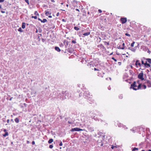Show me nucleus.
<instances>
[{"mask_svg": "<svg viewBox=\"0 0 151 151\" xmlns=\"http://www.w3.org/2000/svg\"><path fill=\"white\" fill-rule=\"evenodd\" d=\"M141 60L142 64L144 65L145 67L147 68L150 67V64L151 63V59L143 58Z\"/></svg>", "mask_w": 151, "mask_h": 151, "instance_id": "nucleus-1", "label": "nucleus"}, {"mask_svg": "<svg viewBox=\"0 0 151 151\" xmlns=\"http://www.w3.org/2000/svg\"><path fill=\"white\" fill-rule=\"evenodd\" d=\"M141 84L139 83V81H137V82L134 81L131 85V88H132L134 90H137L141 89Z\"/></svg>", "mask_w": 151, "mask_h": 151, "instance_id": "nucleus-2", "label": "nucleus"}, {"mask_svg": "<svg viewBox=\"0 0 151 151\" xmlns=\"http://www.w3.org/2000/svg\"><path fill=\"white\" fill-rule=\"evenodd\" d=\"M103 140V138L100 137L97 140L98 144L101 146H103L104 145V143L102 142Z\"/></svg>", "mask_w": 151, "mask_h": 151, "instance_id": "nucleus-3", "label": "nucleus"}, {"mask_svg": "<svg viewBox=\"0 0 151 151\" xmlns=\"http://www.w3.org/2000/svg\"><path fill=\"white\" fill-rule=\"evenodd\" d=\"M84 129H81L78 127H76L74 128H72L70 130L71 132H74V131H84Z\"/></svg>", "mask_w": 151, "mask_h": 151, "instance_id": "nucleus-4", "label": "nucleus"}, {"mask_svg": "<svg viewBox=\"0 0 151 151\" xmlns=\"http://www.w3.org/2000/svg\"><path fill=\"white\" fill-rule=\"evenodd\" d=\"M143 77V73L142 72L140 73L138 75V78L142 81L144 79Z\"/></svg>", "mask_w": 151, "mask_h": 151, "instance_id": "nucleus-5", "label": "nucleus"}, {"mask_svg": "<svg viewBox=\"0 0 151 151\" xmlns=\"http://www.w3.org/2000/svg\"><path fill=\"white\" fill-rule=\"evenodd\" d=\"M120 21L122 24L125 23L127 22V18H121L120 19Z\"/></svg>", "mask_w": 151, "mask_h": 151, "instance_id": "nucleus-6", "label": "nucleus"}, {"mask_svg": "<svg viewBox=\"0 0 151 151\" xmlns=\"http://www.w3.org/2000/svg\"><path fill=\"white\" fill-rule=\"evenodd\" d=\"M145 83L147 85L148 87H151V83L150 81L149 80H146L145 82Z\"/></svg>", "mask_w": 151, "mask_h": 151, "instance_id": "nucleus-7", "label": "nucleus"}, {"mask_svg": "<svg viewBox=\"0 0 151 151\" xmlns=\"http://www.w3.org/2000/svg\"><path fill=\"white\" fill-rule=\"evenodd\" d=\"M139 62V61L138 60H137L136 61L135 65L136 66V67L137 68L138 67V66H137L138 65V66L139 67H140L141 66V64Z\"/></svg>", "mask_w": 151, "mask_h": 151, "instance_id": "nucleus-8", "label": "nucleus"}, {"mask_svg": "<svg viewBox=\"0 0 151 151\" xmlns=\"http://www.w3.org/2000/svg\"><path fill=\"white\" fill-rule=\"evenodd\" d=\"M98 47L103 50L105 49V47L103 45L101 44L98 45Z\"/></svg>", "mask_w": 151, "mask_h": 151, "instance_id": "nucleus-9", "label": "nucleus"}, {"mask_svg": "<svg viewBox=\"0 0 151 151\" xmlns=\"http://www.w3.org/2000/svg\"><path fill=\"white\" fill-rule=\"evenodd\" d=\"M45 14L47 16H48L49 15H50L51 14V12L50 11H49L48 10L45 11Z\"/></svg>", "mask_w": 151, "mask_h": 151, "instance_id": "nucleus-10", "label": "nucleus"}, {"mask_svg": "<svg viewBox=\"0 0 151 151\" xmlns=\"http://www.w3.org/2000/svg\"><path fill=\"white\" fill-rule=\"evenodd\" d=\"M55 49L58 52H60V49L58 47H55Z\"/></svg>", "mask_w": 151, "mask_h": 151, "instance_id": "nucleus-11", "label": "nucleus"}, {"mask_svg": "<svg viewBox=\"0 0 151 151\" xmlns=\"http://www.w3.org/2000/svg\"><path fill=\"white\" fill-rule=\"evenodd\" d=\"M26 23L25 22H23L22 23V27L23 29H24L25 27Z\"/></svg>", "mask_w": 151, "mask_h": 151, "instance_id": "nucleus-12", "label": "nucleus"}, {"mask_svg": "<svg viewBox=\"0 0 151 151\" xmlns=\"http://www.w3.org/2000/svg\"><path fill=\"white\" fill-rule=\"evenodd\" d=\"M90 32H87L83 34V35L84 36H86L89 35L90 34Z\"/></svg>", "mask_w": 151, "mask_h": 151, "instance_id": "nucleus-13", "label": "nucleus"}, {"mask_svg": "<svg viewBox=\"0 0 151 151\" xmlns=\"http://www.w3.org/2000/svg\"><path fill=\"white\" fill-rule=\"evenodd\" d=\"M53 140L52 139H50L49 141H48V143L49 144H50L52 142H53Z\"/></svg>", "mask_w": 151, "mask_h": 151, "instance_id": "nucleus-14", "label": "nucleus"}, {"mask_svg": "<svg viewBox=\"0 0 151 151\" xmlns=\"http://www.w3.org/2000/svg\"><path fill=\"white\" fill-rule=\"evenodd\" d=\"M14 121L15 122L17 123H18L19 122V120L17 118H16L14 119Z\"/></svg>", "mask_w": 151, "mask_h": 151, "instance_id": "nucleus-15", "label": "nucleus"}, {"mask_svg": "<svg viewBox=\"0 0 151 151\" xmlns=\"http://www.w3.org/2000/svg\"><path fill=\"white\" fill-rule=\"evenodd\" d=\"M142 88V89H145L146 88V86L145 85H143L142 86L141 85V88Z\"/></svg>", "mask_w": 151, "mask_h": 151, "instance_id": "nucleus-16", "label": "nucleus"}, {"mask_svg": "<svg viewBox=\"0 0 151 151\" xmlns=\"http://www.w3.org/2000/svg\"><path fill=\"white\" fill-rule=\"evenodd\" d=\"M8 132H6L5 134H4L3 135V136H4V137H6V136H7L8 135Z\"/></svg>", "mask_w": 151, "mask_h": 151, "instance_id": "nucleus-17", "label": "nucleus"}, {"mask_svg": "<svg viewBox=\"0 0 151 151\" xmlns=\"http://www.w3.org/2000/svg\"><path fill=\"white\" fill-rule=\"evenodd\" d=\"M138 148H136V147H134L132 149V151H138Z\"/></svg>", "mask_w": 151, "mask_h": 151, "instance_id": "nucleus-18", "label": "nucleus"}, {"mask_svg": "<svg viewBox=\"0 0 151 151\" xmlns=\"http://www.w3.org/2000/svg\"><path fill=\"white\" fill-rule=\"evenodd\" d=\"M47 21V20L46 19H44L42 20V22L44 23L46 22Z\"/></svg>", "mask_w": 151, "mask_h": 151, "instance_id": "nucleus-19", "label": "nucleus"}, {"mask_svg": "<svg viewBox=\"0 0 151 151\" xmlns=\"http://www.w3.org/2000/svg\"><path fill=\"white\" fill-rule=\"evenodd\" d=\"M18 31H19V32H23V31L22 29V28L21 27H20L19 28V29H18Z\"/></svg>", "mask_w": 151, "mask_h": 151, "instance_id": "nucleus-20", "label": "nucleus"}, {"mask_svg": "<svg viewBox=\"0 0 151 151\" xmlns=\"http://www.w3.org/2000/svg\"><path fill=\"white\" fill-rule=\"evenodd\" d=\"M74 29L75 30H77V31L79 30V28L78 27H76V26L75 27H74Z\"/></svg>", "mask_w": 151, "mask_h": 151, "instance_id": "nucleus-21", "label": "nucleus"}, {"mask_svg": "<svg viewBox=\"0 0 151 151\" xmlns=\"http://www.w3.org/2000/svg\"><path fill=\"white\" fill-rule=\"evenodd\" d=\"M135 42H133L131 44V46L132 47H133L134 46V45L135 43Z\"/></svg>", "mask_w": 151, "mask_h": 151, "instance_id": "nucleus-22", "label": "nucleus"}, {"mask_svg": "<svg viewBox=\"0 0 151 151\" xmlns=\"http://www.w3.org/2000/svg\"><path fill=\"white\" fill-rule=\"evenodd\" d=\"M117 48L118 49H122V50L124 49V48L123 47H121L120 46H119V47H118Z\"/></svg>", "mask_w": 151, "mask_h": 151, "instance_id": "nucleus-23", "label": "nucleus"}, {"mask_svg": "<svg viewBox=\"0 0 151 151\" xmlns=\"http://www.w3.org/2000/svg\"><path fill=\"white\" fill-rule=\"evenodd\" d=\"M31 17L32 18H34L35 19H37V17L36 16H32Z\"/></svg>", "mask_w": 151, "mask_h": 151, "instance_id": "nucleus-24", "label": "nucleus"}, {"mask_svg": "<svg viewBox=\"0 0 151 151\" xmlns=\"http://www.w3.org/2000/svg\"><path fill=\"white\" fill-rule=\"evenodd\" d=\"M34 14L36 15H39V14L38 13L37 11H36L35 12Z\"/></svg>", "mask_w": 151, "mask_h": 151, "instance_id": "nucleus-25", "label": "nucleus"}, {"mask_svg": "<svg viewBox=\"0 0 151 151\" xmlns=\"http://www.w3.org/2000/svg\"><path fill=\"white\" fill-rule=\"evenodd\" d=\"M111 59L114 60L115 62L117 61V60L116 59H115L114 57H112L111 58Z\"/></svg>", "mask_w": 151, "mask_h": 151, "instance_id": "nucleus-26", "label": "nucleus"}, {"mask_svg": "<svg viewBox=\"0 0 151 151\" xmlns=\"http://www.w3.org/2000/svg\"><path fill=\"white\" fill-rule=\"evenodd\" d=\"M129 49H130L129 48ZM130 50H132V51H133V52H135V50L134 49V48H132V49H130Z\"/></svg>", "mask_w": 151, "mask_h": 151, "instance_id": "nucleus-27", "label": "nucleus"}, {"mask_svg": "<svg viewBox=\"0 0 151 151\" xmlns=\"http://www.w3.org/2000/svg\"><path fill=\"white\" fill-rule=\"evenodd\" d=\"M125 35L126 36H129V37H130V34L127 33H125Z\"/></svg>", "mask_w": 151, "mask_h": 151, "instance_id": "nucleus-28", "label": "nucleus"}, {"mask_svg": "<svg viewBox=\"0 0 151 151\" xmlns=\"http://www.w3.org/2000/svg\"><path fill=\"white\" fill-rule=\"evenodd\" d=\"M53 147V145H50L49 146V148L52 149Z\"/></svg>", "mask_w": 151, "mask_h": 151, "instance_id": "nucleus-29", "label": "nucleus"}, {"mask_svg": "<svg viewBox=\"0 0 151 151\" xmlns=\"http://www.w3.org/2000/svg\"><path fill=\"white\" fill-rule=\"evenodd\" d=\"M72 42L73 43H74V44H75L76 43V41L75 40H73L72 41Z\"/></svg>", "mask_w": 151, "mask_h": 151, "instance_id": "nucleus-30", "label": "nucleus"}, {"mask_svg": "<svg viewBox=\"0 0 151 151\" xmlns=\"http://www.w3.org/2000/svg\"><path fill=\"white\" fill-rule=\"evenodd\" d=\"M118 125L119 127H121L122 124L120 123H118Z\"/></svg>", "mask_w": 151, "mask_h": 151, "instance_id": "nucleus-31", "label": "nucleus"}, {"mask_svg": "<svg viewBox=\"0 0 151 151\" xmlns=\"http://www.w3.org/2000/svg\"><path fill=\"white\" fill-rule=\"evenodd\" d=\"M98 12L99 13H101L102 12L101 10V9H99Z\"/></svg>", "mask_w": 151, "mask_h": 151, "instance_id": "nucleus-32", "label": "nucleus"}, {"mask_svg": "<svg viewBox=\"0 0 151 151\" xmlns=\"http://www.w3.org/2000/svg\"><path fill=\"white\" fill-rule=\"evenodd\" d=\"M94 70L96 71V70H97V71H99V69H97L96 68H94Z\"/></svg>", "mask_w": 151, "mask_h": 151, "instance_id": "nucleus-33", "label": "nucleus"}, {"mask_svg": "<svg viewBox=\"0 0 151 151\" xmlns=\"http://www.w3.org/2000/svg\"><path fill=\"white\" fill-rule=\"evenodd\" d=\"M32 145H34L35 144V142L34 141H33L32 142Z\"/></svg>", "mask_w": 151, "mask_h": 151, "instance_id": "nucleus-34", "label": "nucleus"}, {"mask_svg": "<svg viewBox=\"0 0 151 151\" xmlns=\"http://www.w3.org/2000/svg\"><path fill=\"white\" fill-rule=\"evenodd\" d=\"M122 47H123L124 48V46H125V44L123 43V44H122Z\"/></svg>", "mask_w": 151, "mask_h": 151, "instance_id": "nucleus-35", "label": "nucleus"}, {"mask_svg": "<svg viewBox=\"0 0 151 151\" xmlns=\"http://www.w3.org/2000/svg\"><path fill=\"white\" fill-rule=\"evenodd\" d=\"M63 145L62 142H61L59 144V146H62Z\"/></svg>", "mask_w": 151, "mask_h": 151, "instance_id": "nucleus-36", "label": "nucleus"}, {"mask_svg": "<svg viewBox=\"0 0 151 151\" xmlns=\"http://www.w3.org/2000/svg\"><path fill=\"white\" fill-rule=\"evenodd\" d=\"M118 64L119 65H121V62H119L118 63Z\"/></svg>", "mask_w": 151, "mask_h": 151, "instance_id": "nucleus-37", "label": "nucleus"}, {"mask_svg": "<svg viewBox=\"0 0 151 151\" xmlns=\"http://www.w3.org/2000/svg\"><path fill=\"white\" fill-rule=\"evenodd\" d=\"M5 0H0V2H3Z\"/></svg>", "mask_w": 151, "mask_h": 151, "instance_id": "nucleus-38", "label": "nucleus"}, {"mask_svg": "<svg viewBox=\"0 0 151 151\" xmlns=\"http://www.w3.org/2000/svg\"><path fill=\"white\" fill-rule=\"evenodd\" d=\"M59 12L57 13V14H56L57 16V17L59 15Z\"/></svg>", "mask_w": 151, "mask_h": 151, "instance_id": "nucleus-39", "label": "nucleus"}, {"mask_svg": "<svg viewBox=\"0 0 151 151\" xmlns=\"http://www.w3.org/2000/svg\"><path fill=\"white\" fill-rule=\"evenodd\" d=\"M4 131L5 132V133L6 132H7V131H6V129H4Z\"/></svg>", "mask_w": 151, "mask_h": 151, "instance_id": "nucleus-40", "label": "nucleus"}, {"mask_svg": "<svg viewBox=\"0 0 151 151\" xmlns=\"http://www.w3.org/2000/svg\"><path fill=\"white\" fill-rule=\"evenodd\" d=\"M76 10L77 11H78V12H80V11L79 10V9H76Z\"/></svg>", "mask_w": 151, "mask_h": 151, "instance_id": "nucleus-41", "label": "nucleus"}, {"mask_svg": "<svg viewBox=\"0 0 151 151\" xmlns=\"http://www.w3.org/2000/svg\"><path fill=\"white\" fill-rule=\"evenodd\" d=\"M1 12L2 13H5V11H1Z\"/></svg>", "mask_w": 151, "mask_h": 151, "instance_id": "nucleus-42", "label": "nucleus"}, {"mask_svg": "<svg viewBox=\"0 0 151 151\" xmlns=\"http://www.w3.org/2000/svg\"><path fill=\"white\" fill-rule=\"evenodd\" d=\"M114 146H113V145H112L111 147V148L112 149H114Z\"/></svg>", "mask_w": 151, "mask_h": 151, "instance_id": "nucleus-43", "label": "nucleus"}, {"mask_svg": "<svg viewBox=\"0 0 151 151\" xmlns=\"http://www.w3.org/2000/svg\"><path fill=\"white\" fill-rule=\"evenodd\" d=\"M38 20H39V21H40L41 22H42V20H41V19H40V18H38Z\"/></svg>", "mask_w": 151, "mask_h": 151, "instance_id": "nucleus-44", "label": "nucleus"}, {"mask_svg": "<svg viewBox=\"0 0 151 151\" xmlns=\"http://www.w3.org/2000/svg\"><path fill=\"white\" fill-rule=\"evenodd\" d=\"M51 1L52 2H55L54 0H51Z\"/></svg>", "mask_w": 151, "mask_h": 151, "instance_id": "nucleus-45", "label": "nucleus"}, {"mask_svg": "<svg viewBox=\"0 0 151 151\" xmlns=\"http://www.w3.org/2000/svg\"><path fill=\"white\" fill-rule=\"evenodd\" d=\"M9 119H8L7 120V123H9Z\"/></svg>", "mask_w": 151, "mask_h": 151, "instance_id": "nucleus-46", "label": "nucleus"}, {"mask_svg": "<svg viewBox=\"0 0 151 151\" xmlns=\"http://www.w3.org/2000/svg\"><path fill=\"white\" fill-rule=\"evenodd\" d=\"M48 17L50 18H51L52 17V16H51L50 15L48 16Z\"/></svg>", "mask_w": 151, "mask_h": 151, "instance_id": "nucleus-47", "label": "nucleus"}, {"mask_svg": "<svg viewBox=\"0 0 151 151\" xmlns=\"http://www.w3.org/2000/svg\"><path fill=\"white\" fill-rule=\"evenodd\" d=\"M105 42L106 43V44H107L108 45H109V42Z\"/></svg>", "mask_w": 151, "mask_h": 151, "instance_id": "nucleus-48", "label": "nucleus"}, {"mask_svg": "<svg viewBox=\"0 0 151 151\" xmlns=\"http://www.w3.org/2000/svg\"><path fill=\"white\" fill-rule=\"evenodd\" d=\"M68 123H69V124H71L72 123L71 122H70L69 121H68Z\"/></svg>", "mask_w": 151, "mask_h": 151, "instance_id": "nucleus-49", "label": "nucleus"}, {"mask_svg": "<svg viewBox=\"0 0 151 151\" xmlns=\"http://www.w3.org/2000/svg\"><path fill=\"white\" fill-rule=\"evenodd\" d=\"M36 33H37V32H38V30H37H37H36Z\"/></svg>", "mask_w": 151, "mask_h": 151, "instance_id": "nucleus-50", "label": "nucleus"}, {"mask_svg": "<svg viewBox=\"0 0 151 151\" xmlns=\"http://www.w3.org/2000/svg\"><path fill=\"white\" fill-rule=\"evenodd\" d=\"M113 52H112V53H110V55H112L113 54Z\"/></svg>", "mask_w": 151, "mask_h": 151, "instance_id": "nucleus-51", "label": "nucleus"}, {"mask_svg": "<svg viewBox=\"0 0 151 151\" xmlns=\"http://www.w3.org/2000/svg\"><path fill=\"white\" fill-rule=\"evenodd\" d=\"M27 143L28 144L29 143V141H27Z\"/></svg>", "mask_w": 151, "mask_h": 151, "instance_id": "nucleus-52", "label": "nucleus"}, {"mask_svg": "<svg viewBox=\"0 0 151 151\" xmlns=\"http://www.w3.org/2000/svg\"><path fill=\"white\" fill-rule=\"evenodd\" d=\"M1 5H0V9H1Z\"/></svg>", "mask_w": 151, "mask_h": 151, "instance_id": "nucleus-53", "label": "nucleus"}, {"mask_svg": "<svg viewBox=\"0 0 151 151\" xmlns=\"http://www.w3.org/2000/svg\"><path fill=\"white\" fill-rule=\"evenodd\" d=\"M66 6H67V7H68V4H67V5H66Z\"/></svg>", "mask_w": 151, "mask_h": 151, "instance_id": "nucleus-54", "label": "nucleus"}, {"mask_svg": "<svg viewBox=\"0 0 151 151\" xmlns=\"http://www.w3.org/2000/svg\"><path fill=\"white\" fill-rule=\"evenodd\" d=\"M114 147H116V148H117V147L116 146H114Z\"/></svg>", "mask_w": 151, "mask_h": 151, "instance_id": "nucleus-55", "label": "nucleus"}, {"mask_svg": "<svg viewBox=\"0 0 151 151\" xmlns=\"http://www.w3.org/2000/svg\"><path fill=\"white\" fill-rule=\"evenodd\" d=\"M141 151H145L144 150H142Z\"/></svg>", "mask_w": 151, "mask_h": 151, "instance_id": "nucleus-56", "label": "nucleus"}, {"mask_svg": "<svg viewBox=\"0 0 151 151\" xmlns=\"http://www.w3.org/2000/svg\"><path fill=\"white\" fill-rule=\"evenodd\" d=\"M148 151H151V150H149Z\"/></svg>", "mask_w": 151, "mask_h": 151, "instance_id": "nucleus-57", "label": "nucleus"}, {"mask_svg": "<svg viewBox=\"0 0 151 151\" xmlns=\"http://www.w3.org/2000/svg\"><path fill=\"white\" fill-rule=\"evenodd\" d=\"M13 119H11V121H13Z\"/></svg>", "mask_w": 151, "mask_h": 151, "instance_id": "nucleus-58", "label": "nucleus"}, {"mask_svg": "<svg viewBox=\"0 0 151 151\" xmlns=\"http://www.w3.org/2000/svg\"><path fill=\"white\" fill-rule=\"evenodd\" d=\"M63 11H65V10H62Z\"/></svg>", "mask_w": 151, "mask_h": 151, "instance_id": "nucleus-59", "label": "nucleus"}, {"mask_svg": "<svg viewBox=\"0 0 151 151\" xmlns=\"http://www.w3.org/2000/svg\"><path fill=\"white\" fill-rule=\"evenodd\" d=\"M12 100V98H11V99H10V100Z\"/></svg>", "mask_w": 151, "mask_h": 151, "instance_id": "nucleus-60", "label": "nucleus"}, {"mask_svg": "<svg viewBox=\"0 0 151 151\" xmlns=\"http://www.w3.org/2000/svg\"><path fill=\"white\" fill-rule=\"evenodd\" d=\"M25 105H26V104H24Z\"/></svg>", "mask_w": 151, "mask_h": 151, "instance_id": "nucleus-61", "label": "nucleus"}, {"mask_svg": "<svg viewBox=\"0 0 151 151\" xmlns=\"http://www.w3.org/2000/svg\"><path fill=\"white\" fill-rule=\"evenodd\" d=\"M5 125H7V124H6Z\"/></svg>", "mask_w": 151, "mask_h": 151, "instance_id": "nucleus-62", "label": "nucleus"}, {"mask_svg": "<svg viewBox=\"0 0 151 151\" xmlns=\"http://www.w3.org/2000/svg\"><path fill=\"white\" fill-rule=\"evenodd\" d=\"M63 21H64V19H63Z\"/></svg>", "mask_w": 151, "mask_h": 151, "instance_id": "nucleus-63", "label": "nucleus"}, {"mask_svg": "<svg viewBox=\"0 0 151 151\" xmlns=\"http://www.w3.org/2000/svg\"><path fill=\"white\" fill-rule=\"evenodd\" d=\"M63 21H64V19H63Z\"/></svg>", "mask_w": 151, "mask_h": 151, "instance_id": "nucleus-64", "label": "nucleus"}]
</instances>
